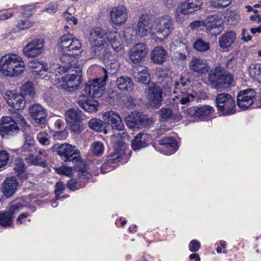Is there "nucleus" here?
Returning a JSON list of instances; mask_svg holds the SVG:
<instances>
[{"mask_svg": "<svg viewBox=\"0 0 261 261\" xmlns=\"http://www.w3.org/2000/svg\"><path fill=\"white\" fill-rule=\"evenodd\" d=\"M25 69L22 58L14 54H8L0 59V72L4 75L15 77L22 73Z\"/></svg>", "mask_w": 261, "mask_h": 261, "instance_id": "obj_3", "label": "nucleus"}, {"mask_svg": "<svg viewBox=\"0 0 261 261\" xmlns=\"http://www.w3.org/2000/svg\"><path fill=\"white\" fill-rule=\"evenodd\" d=\"M5 98L8 104L15 110H21L25 107V101L24 96L21 94H17L14 90L7 91Z\"/></svg>", "mask_w": 261, "mask_h": 261, "instance_id": "obj_22", "label": "nucleus"}, {"mask_svg": "<svg viewBox=\"0 0 261 261\" xmlns=\"http://www.w3.org/2000/svg\"><path fill=\"white\" fill-rule=\"evenodd\" d=\"M92 153L97 156L102 154L104 151V146L102 143L98 141H94L92 145Z\"/></svg>", "mask_w": 261, "mask_h": 261, "instance_id": "obj_50", "label": "nucleus"}, {"mask_svg": "<svg viewBox=\"0 0 261 261\" xmlns=\"http://www.w3.org/2000/svg\"><path fill=\"white\" fill-rule=\"evenodd\" d=\"M221 24V20L217 15H212L209 16L204 21V27L208 31L219 28Z\"/></svg>", "mask_w": 261, "mask_h": 261, "instance_id": "obj_39", "label": "nucleus"}, {"mask_svg": "<svg viewBox=\"0 0 261 261\" xmlns=\"http://www.w3.org/2000/svg\"><path fill=\"white\" fill-rule=\"evenodd\" d=\"M232 0H211V3L213 7L219 8H223L227 7Z\"/></svg>", "mask_w": 261, "mask_h": 261, "instance_id": "obj_55", "label": "nucleus"}, {"mask_svg": "<svg viewBox=\"0 0 261 261\" xmlns=\"http://www.w3.org/2000/svg\"><path fill=\"white\" fill-rule=\"evenodd\" d=\"M123 38L127 43H130L136 39L137 36L136 34V29L134 27H128L125 29L123 34Z\"/></svg>", "mask_w": 261, "mask_h": 261, "instance_id": "obj_44", "label": "nucleus"}, {"mask_svg": "<svg viewBox=\"0 0 261 261\" xmlns=\"http://www.w3.org/2000/svg\"><path fill=\"white\" fill-rule=\"evenodd\" d=\"M9 161V155L5 150L0 151V163H7Z\"/></svg>", "mask_w": 261, "mask_h": 261, "instance_id": "obj_61", "label": "nucleus"}, {"mask_svg": "<svg viewBox=\"0 0 261 261\" xmlns=\"http://www.w3.org/2000/svg\"><path fill=\"white\" fill-rule=\"evenodd\" d=\"M153 21L151 22L147 14H143L139 18L138 22L136 29V34L137 36L143 37L150 34L152 39V35L153 29Z\"/></svg>", "mask_w": 261, "mask_h": 261, "instance_id": "obj_13", "label": "nucleus"}, {"mask_svg": "<svg viewBox=\"0 0 261 261\" xmlns=\"http://www.w3.org/2000/svg\"><path fill=\"white\" fill-rule=\"evenodd\" d=\"M104 57V61L106 63L107 70L103 69L104 75L105 72L107 74L108 73L110 74H114L118 70L119 68L120 63L117 60V58L112 55H102Z\"/></svg>", "mask_w": 261, "mask_h": 261, "instance_id": "obj_29", "label": "nucleus"}, {"mask_svg": "<svg viewBox=\"0 0 261 261\" xmlns=\"http://www.w3.org/2000/svg\"><path fill=\"white\" fill-rule=\"evenodd\" d=\"M160 144L170 150V154L174 153L178 148L176 140L171 137H166L160 141Z\"/></svg>", "mask_w": 261, "mask_h": 261, "instance_id": "obj_33", "label": "nucleus"}, {"mask_svg": "<svg viewBox=\"0 0 261 261\" xmlns=\"http://www.w3.org/2000/svg\"><path fill=\"white\" fill-rule=\"evenodd\" d=\"M21 93L28 100L33 99L35 94L33 83L31 82L25 83L21 88Z\"/></svg>", "mask_w": 261, "mask_h": 261, "instance_id": "obj_40", "label": "nucleus"}, {"mask_svg": "<svg viewBox=\"0 0 261 261\" xmlns=\"http://www.w3.org/2000/svg\"><path fill=\"white\" fill-rule=\"evenodd\" d=\"M236 39L237 34L234 31H227L219 37V47L223 50H228L234 43Z\"/></svg>", "mask_w": 261, "mask_h": 261, "instance_id": "obj_25", "label": "nucleus"}, {"mask_svg": "<svg viewBox=\"0 0 261 261\" xmlns=\"http://www.w3.org/2000/svg\"><path fill=\"white\" fill-rule=\"evenodd\" d=\"M44 41L42 38H36L28 43L23 49V54L28 58H34L44 51Z\"/></svg>", "mask_w": 261, "mask_h": 261, "instance_id": "obj_11", "label": "nucleus"}, {"mask_svg": "<svg viewBox=\"0 0 261 261\" xmlns=\"http://www.w3.org/2000/svg\"><path fill=\"white\" fill-rule=\"evenodd\" d=\"M83 114L78 108L68 109L65 113L66 119L68 123L82 119Z\"/></svg>", "mask_w": 261, "mask_h": 261, "instance_id": "obj_34", "label": "nucleus"}, {"mask_svg": "<svg viewBox=\"0 0 261 261\" xmlns=\"http://www.w3.org/2000/svg\"><path fill=\"white\" fill-rule=\"evenodd\" d=\"M57 153L61 158L66 162L83 163L80 156V151L75 146L69 144H61L57 148Z\"/></svg>", "mask_w": 261, "mask_h": 261, "instance_id": "obj_9", "label": "nucleus"}, {"mask_svg": "<svg viewBox=\"0 0 261 261\" xmlns=\"http://www.w3.org/2000/svg\"><path fill=\"white\" fill-rule=\"evenodd\" d=\"M19 128L16 122L10 117L4 116L0 123V133L3 138H8L17 134Z\"/></svg>", "mask_w": 261, "mask_h": 261, "instance_id": "obj_14", "label": "nucleus"}, {"mask_svg": "<svg viewBox=\"0 0 261 261\" xmlns=\"http://www.w3.org/2000/svg\"><path fill=\"white\" fill-rule=\"evenodd\" d=\"M57 47L61 53L62 64L67 68H80L81 64L79 63V59L82 49L79 39L71 34L62 35L58 39Z\"/></svg>", "mask_w": 261, "mask_h": 261, "instance_id": "obj_1", "label": "nucleus"}, {"mask_svg": "<svg viewBox=\"0 0 261 261\" xmlns=\"http://www.w3.org/2000/svg\"><path fill=\"white\" fill-rule=\"evenodd\" d=\"M146 93L150 106L157 107L161 105L163 93L161 87L153 83H150L146 91Z\"/></svg>", "mask_w": 261, "mask_h": 261, "instance_id": "obj_17", "label": "nucleus"}, {"mask_svg": "<svg viewBox=\"0 0 261 261\" xmlns=\"http://www.w3.org/2000/svg\"><path fill=\"white\" fill-rule=\"evenodd\" d=\"M72 68L65 67V64L59 65L58 64H53L50 67V74L48 76L51 80L57 81V83L60 84L58 87L60 86L67 91H73L77 88L81 83L80 77L75 74H68L62 76L68 69Z\"/></svg>", "mask_w": 261, "mask_h": 261, "instance_id": "obj_2", "label": "nucleus"}, {"mask_svg": "<svg viewBox=\"0 0 261 261\" xmlns=\"http://www.w3.org/2000/svg\"><path fill=\"white\" fill-rule=\"evenodd\" d=\"M189 83L190 80L188 78L181 75L174 81L173 85L169 86L168 92L173 90L174 94H177L175 97L177 99H179L180 103L183 105L187 104L194 100V96L192 94L186 93L185 91L181 90V88L185 87Z\"/></svg>", "mask_w": 261, "mask_h": 261, "instance_id": "obj_7", "label": "nucleus"}, {"mask_svg": "<svg viewBox=\"0 0 261 261\" xmlns=\"http://www.w3.org/2000/svg\"><path fill=\"white\" fill-rule=\"evenodd\" d=\"M151 136L146 133H139L132 141V148L138 151L145 147L151 141Z\"/></svg>", "mask_w": 261, "mask_h": 261, "instance_id": "obj_28", "label": "nucleus"}, {"mask_svg": "<svg viewBox=\"0 0 261 261\" xmlns=\"http://www.w3.org/2000/svg\"><path fill=\"white\" fill-rule=\"evenodd\" d=\"M138 118L136 113H132L125 119L126 125L130 129L138 127Z\"/></svg>", "mask_w": 261, "mask_h": 261, "instance_id": "obj_43", "label": "nucleus"}, {"mask_svg": "<svg viewBox=\"0 0 261 261\" xmlns=\"http://www.w3.org/2000/svg\"><path fill=\"white\" fill-rule=\"evenodd\" d=\"M167 56V53L162 46H156L152 50L150 59L153 63L161 64L164 62Z\"/></svg>", "mask_w": 261, "mask_h": 261, "instance_id": "obj_32", "label": "nucleus"}, {"mask_svg": "<svg viewBox=\"0 0 261 261\" xmlns=\"http://www.w3.org/2000/svg\"><path fill=\"white\" fill-rule=\"evenodd\" d=\"M127 18L128 11L123 5L115 7L110 12V21L116 26L122 25L127 21Z\"/></svg>", "mask_w": 261, "mask_h": 261, "instance_id": "obj_16", "label": "nucleus"}, {"mask_svg": "<svg viewBox=\"0 0 261 261\" xmlns=\"http://www.w3.org/2000/svg\"><path fill=\"white\" fill-rule=\"evenodd\" d=\"M29 113L36 123L41 127L45 126L46 115L45 109L41 105L35 104L29 108Z\"/></svg>", "mask_w": 261, "mask_h": 261, "instance_id": "obj_23", "label": "nucleus"}, {"mask_svg": "<svg viewBox=\"0 0 261 261\" xmlns=\"http://www.w3.org/2000/svg\"><path fill=\"white\" fill-rule=\"evenodd\" d=\"M67 134L66 132H58L54 134V137L56 139L64 140L66 138Z\"/></svg>", "mask_w": 261, "mask_h": 261, "instance_id": "obj_64", "label": "nucleus"}, {"mask_svg": "<svg viewBox=\"0 0 261 261\" xmlns=\"http://www.w3.org/2000/svg\"><path fill=\"white\" fill-rule=\"evenodd\" d=\"M56 170L58 173L66 176H70L72 172L71 167L65 165H62L61 167L56 168Z\"/></svg>", "mask_w": 261, "mask_h": 261, "instance_id": "obj_56", "label": "nucleus"}, {"mask_svg": "<svg viewBox=\"0 0 261 261\" xmlns=\"http://www.w3.org/2000/svg\"><path fill=\"white\" fill-rule=\"evenodd\" d=\"M200 8L199 2L196 0H188L183 3L178 7L176 11V15L180 14H187L192 13Z\"/></svg>", "mask_w": 261, "mask_h": 261, "instance_id": "obj_30", "label": "nucleus"}, {"mask_svg": "<svg viewBox=\"0 0 261 261\" xmlns=\"http://www.w3.org/2000/svg\"><path fill=\"white\" fill-rule=\"evenodd\" d=\"M106 35L105 30L99 27L93 28L89 32L88 39L95 56L101 57L106 51L103 50L107 44Z\"/></svg>", "mask_w": 261, "mask_h": 261, "instance_id": "obj_5", "label": "nucleus"}, {"mask_svg": "<svg viewBox=\"0 0 261 261\" xmlns=\"http://www.w3.org/2000/svg\"><path fill=\"white\" fill-rule=\"evenodd\" d=\"M200 243L195 240L191 242L189 245V249L191 251H197L200 248Z\"/></svg>", "mask_w": 261, "mask_h": 261, "instance_id": "obj_62", "label": "nucleus"}, {"mask_svg": "<svg viewBox=\"0 0 261 261\" xmlns=\"http://www.w3.org/2000/svg\"><path fill=\"white\" fill-rule=\"evenodd\" d=\"M14 170L15 173L19 177L25 179L28 178V173L24 164H15Z\"/></svg>", "mask_w": 261, "mask_h": 261, "instance_id": "obj_49", "label": "nucleus"}, {"mask_svg": "<svg viewBox=\"0 0 261 261\" xmlns=\"http://www.w3.org/2000/svg\"><path fill=\"white\" fill-rule=\"evenodd\" d=\"M107 78L108 75L105 72V74L102 79L100 77L89 81L85 85L84 91L87 95L94 97L98 98L101 96L105 90L106 82Z\"/></svg>", "mask_w": 261, "mask_h": 261, "instance_id": "obj_10", "label": "nucleus"}, {"mask_svg": "<svg viewBox=\"0 0 261 261\" xmlns=\"http://www.w3.org/2000/svg\"><path fill=\"white\" fill-rule=\"evenodd\" d=\"M118 88L122 91L132 90L134 86L132 80L128 76H121L116 81Z\"/></svg>", "mask_w": 261, "mask_h": 261, "instance_id": "obj_37", "label": "nucleus"}, {"mask_svg": "<svg viewBox=\"0 0 261 261\" xmlns=\"http://www.w3.org/2000/svg\"><path fill=\"white\" fill-rule=\"evenodd\" d=\"M255 92L252 89L241 91L237 96L238 106L242 110H246L253 105Z\"/></svg>", "mask_w": 261, "mask_h": 261, "instance_id": "obj_19", "label": "nucleus"}, {"mask_svg": "<svg viewBox=\"0 0 261 261\" xmlns=\"http://www.w3.org/2000/svg\"><path fill=\"white\" fill-rule=\"evenodd\" d=\"M25 131L24 132L23 136L24 141L23 145L22 147V149L24 151H31L34 147L35 141L34 137L32 136L30 133V127L29 126H26Z\"/></svg>", "mask_w": 261, "mask_h": 261, "instance_id": "obj_35", "label": "nucleus"}, {"mask_svg": "<svg viewBox=\"0 0 261 261\" xmlns=\"http://www.w3.org/2000/svg\"><path fill=\"white\" fill-rule=\"evenodd\" d=\"M193 47L199 51L204 52L210 49V45L208 42H205L201 39H199L194 42Z\"/></svg>", "mask_w": 261, "mask_h": 261, "instance_id": "obj_46", "label": "nucleus"}, {"mask_svg": "<svg viewBox=\"0 0 261 261\" xmlns=\"http://www.w3.org/2000/svg\"><path fill=\"white\" fill-rule=\"evenodd\" d=\"M18 186V182L15 177L7 178L2 184V192L7 198L11 197L16 192Z\"/></svg>", "mask_w": 261, "mask_h": 261, "instance_id": "obj_26", "label": "nucleus"}, {"mask_svg": "<svg viewBox=\"0 0 261 261\" xmlns=\"http://www.w3.org/2000/svg\"><path fill=\"white\" fill-rule=\"evenodd\" d=\"M58 10V4L57 2H52L47 5L42 11L49 14H55Z\"/></svg>", "mask_w": 261, "mask_h": 261, "instance_id": "obj_52", "label": "nucleus"}, {"mask_svg": "<svg viewBox=\"0 0 261 261\" xmlns=\"http://www.w3.org/2000/svg\"><path fill=\"white\" fill-rule=\"evenodd\" d=\"M106 40L111 44L112 47L117 52L123 49L122 38L120 33L114 29L106 32Z\"/></svg>", "mask_w": 261, "mask_h": 261, "instance_id": "obj_24", "label": "nucleus"}, {"mask_svg": "<svg viewBox=\"0 0 261 261\" xmlns=\"http://www.w3.org/2000/svg\"><path fill=\"white\" fill-rule=\"evenodd\" d=\"M22 207V205L18 203L12 204L8 211L0 212V225L10 226L12 223V215Z\"/></svg>", "mask_w": 261, "mask_h": 261, "instance_id": "obj_27", "label": "nucleus"}, {"mask_svg": "<svg viewBox=\"0 0 261 261\" xmlns=\"http://www.w3.org/2000/svg\"><path fill=\"white\" fill-rule=\"evenodd\" d=\"M218 111L223 115H232L236 113V102L234 98L228 93H221L216 98Z\"/></svg>", "mask_w": 261, "mask_h": 261, "instance_id": "obj_8", "label": "nucleus"}, {"mask_svg": "<svg viewBox=\"0 0 261 261\" xmlns=\"http://www.w3.org/2000/svg\"><path fill=\"white\" fill-rule=\"evenodd\" d=\"M89 126L92 129L96 132H103L104 134H107V130L106 129L105 125L103 122L97 118H92L89 122Z\"/></svg>", "mask_w": 261, "mask_h": 261, "instance_id": "obj_42", "label": "nucleus"}, {"mask_svg": "<svg viewBox=\"0 0 261 261\" xmlns=\"http://www.w3.org/2000/svg\"><path fill=\"white\" fill-rule=\"evenodd\" d=\"M63 17L66 21H71L74 25L77 23V19L74 16H72L71 14L68 12V10L63 14Z\"/></svg>", "mask_w": 261, "mask_h": 261, "instance_id": "obj_59", "label": "nucleus"}, {"mask_svg": "<svg viewBox=\"0 0 261 261\" xmlns=\"http://www.w3.org/2000/svg\"><path fill=\"white\" fill-rule=\"evenodd\" d=\"M215 112L214 108L209 105L200 107H191L188 108L186 112L191 117H197L201 120H207L211 118Z\"/></svg>", "mask_w": 261, "mask_h": 261, "instance_id": "obj_15", "label": "nucleus"}, {"mask_svg": "<svg viewBox=\"0 0 261 261\" xmlns=\"http://www.w3.org/2000/svg\"><path fill=\"white\" fill-rule=\"evenodd\" d=\"M34 25V22L30 20H20L17 24V28L21 31H25L29 29Z\"/></svg>", "mask_w": 261, "mask_h": 261, "instance_id": "obj_51", "label": "nucleus"}, {"mask_svg": "<svg viewBox=\"0 0 261 261\" xmlns=\"http://www.w3.org/2000/svg\"><path fill=\"white\" fill-rule=\"evenodd\" d=\"M114 148L115 151L108 156V161H116L118 162H127L125 154L126 144L122 140H120L115 143Z\"/></svg>", "mask_w": 261, "mask_h": 261, "instance_id": "obj_18", "label": "nucleus"}, {"mask_svg": "<svg viewBox=\"0 0 261 261\" xmlns=\"http://www.w3.org/2000/svg\"><path fill=\"white\" fill-rule=\"evenodd\" d=\"M65 189L64 185L62 181L57 182L55 185V193L56 195V199H59V196L63 193Z\"/></svg>", "mask_w": 261, "mask_h": 261, "instance_id": "obj_57", "label": "nucleus"}, {"mask_svg": "<svg viewBox=\"0 0 261 261\" xmlns=\"http://www.w3.org/2000/svg\"><path fill=\"white\" fill-rule=\"evenodd\" d=\"M98 104V102L96 100L89 99L82 108L86 111L92 113L97 111Z\"/></svg>", "mask_w": 261, "mask_h": 261, "instance_id": "obj_48", "label": "nucleus"}, {"mask_svg": "<svg viewBox=\"0 0 261 261\" xmlns=\"http://www.w3.org/2000/svg\"><path fill=\"white\" fill-rule=\"evenodd\" d=\"M249 74L255 81L261 84V64L252 63L248 68Z\"/></svg>", "mask_w": 261, "mask_h": 261, "instance_id": "obj_36", "label": "nucleus"}, {"mask_svg": "<svg viewBox=\"0 0 261 261\" xmlns=\"http://www.w3.org/2000/svg\"><path fill=\"white\" fill-rule=\"evenodd\" d=\"M138 126L139 125L145 126L148 124V117L145 115H139L137 114Z\"/></svg>", "mask_w": 261, "mask_h": 261, "instance_id": "obj_58", "label": "nucleus"}, {"mask_svg": "<svg viewBox=\"0 0 261 261\" xmlns=\"http://www.w3.org/2000/svg\"><path fill=\"white\" fill-rule=\"evenodd\" d=\"M241 35V40L245 42H248L252 39V36L249 35V33L247 32L246 29H242Z\"/></svg>", "mask_w": 261, "mask_h": 261, "instance_id": "obj_63", "label": "nucleus"}, {"mask_svg": "<svg viewBox=\"0 0 261 261\" xmlns=\"http://www.w3.org/2000/svg\"><path fill=\"white\" fill-rule=\"evenodd\" d=\"M103 119L112 129L118 131L123 130L124 126L118 113L114 111H108L103 114Z\"/></svg>", "mask_w": 261, "mask_h": 261, "instance_id": "obj_21", "label": "nucleus"}, {"mask_svg": "<svg viewBox=\"0 0 261 261\" xmlns=\"http://www.w3.org/2000/svg\"><path fill=\"white\" fill-rule=\"evenodd\" d=\"M191 71L198 76L205 75L210 70L206 61L203 59L194 57L189 62Z\"/></svg>", "mask_w": 261, "mask_h": 261, "instance_id": "obj_20", "label": "nucleus"}, {"mask_svg": "<svg viewBox=\"0 0 261 261\" xmlns=\"http://www.w3.org/2000/svg\"><path fill=\"white\" fill-rule=\"evenodd\" d=\"M70 125L71 131L75 134H80L84 129L83 124L81 120L69 123Z\"/></svg>", "mask_w": 261, "mask_h": 261, "instance_id": "obj_53", "label": "nucleus"}, {"mask_svg": "<svg viewBox=\"0 0 261 261\" xmlns=\"http://www.w3.org/2000/svg\"><path fill=\"white\" fill-rule=\"evenodd\" d=\"M154 32L152 39L156 42H161L166 39L174 30V21L171 16L166 15L156 18L153 21Z\"/></svg>", "mask_w": 261, "mask_h": 261, "instance_id": "obj_4", "label": "nucleus"}, {"mask_svg": "<svg viewBox=\"0 0 261 261\" xmlns=\"http://www.w3.org/2000/svg\"><path fill=\"white\" fill-rule=\"evenodd\" d=\"M178 107L177 105L173 106V110L170 108H163L159 111L160 118L164 121L175 119L174 111Z\"/></svg>", "mask_w": 261, "mask_h": 261, "instance_id": "obj_41", "label": "nucleus"}, {"mask_svg": "<svg viewBox=\"0 0 261 261\" xmlns=\"http://www.w3.org/2000/svg\"><path fill=\"white\" fill-rule=\"evenodd\" d=\"M156 74L159 80H160V79H161L160 82L162 83L163 82H165L168 83L167 84V87H165L164 86L163 87L166 89V91H168L169 86L173 85L174 83L173 84H171L170 83V82H171V80L170 77L168 76V74L167 73V71L163 69H160L158 71Z\"/></svg>", "mask_w": 261, "mask_h": 261, "instance_id": "obj_45", "label": "nucleus"}, {"mask_svg": "<svg viewBox=\"0 0 261 261\" xmlns=\"http://www.w3.org/2000/svg\"><path fill=\"white\" fill-rule=\"evenodd\" d=\"M208 79L214 88L222 91L231 85L233 79L231 74H224L220 68H215L210 70Z\"/></svg>", "mask_w": 261, "mask_h": 261, "instance_id": "obj_6", "label": "nucleus"}, {"mask_svg": "<svg viewBox=\"0 0 261 261\" xmlns=\"http://www.w3.org/2000/svg\"><path fill=\"white\" fill-rule=\"evenodd\" d=\"M133 75L135 80L141 83H148L150 81L149 69L146 66L140 65L133 69Z\"/></svg>", "mask_w": 261, "mask_h": 261, "instance_id": "obj_31", "label": "nucleus"}, {"mask_svg": "<svg viewBox=\"0 0 261 261\" xmlns=\"http://www.w3.org/2000/svg\"><path fill=\"white\" fill-rule=\"evenodd\" d=\"M148 52L146 44L137 43L129 48L128 57L130 61L134 64L142 62L146 57Z\"/></svg>", "mask_w": 261, "mask_h": 261, "instance_id": "obj_12", "label": "nucleus"}, {"mask_svg": "<svg viewBox=\"0 0 261 261\" xmlns=\"http://www.w3.org/2000/svg\"><path fill=\"white\" fill-rule=\"evenodd\" d=\"M37 139L42 145H47L49 144L48 135L45 132H39L37 135Z\"/></svg>", "mask_w": 261, "mask_h": 261, "instance_id": "obj_54", "label": "nucleus"}, {"mask_svg": "<svg viewBox=\"0 0 261 261\" xmlns=\"http://www.w3.org/2000/svg\"><path fill=\"white\" fill-rule=\"evenodd\" d=\"M179 47L181 49L175 53V56L181 60H185L189 55V46L186 43H181Z\"/></svg>", "mask_w": 261, "mask_h": 261, "instance_id": "obj_47", "label": "nucleus"}, {"mask_svg": "<svg viewBox=\"0 0 261 261\" xmlns=\"http://www.w3.org/2000/svg\"><path fill=\"white\" fill-rule=\"evenodd\" d=\"M204 26V21L202 20H195L190 23L189 27L192 30H197L199 28Z\"/></svg>", "mask_w": 261, "mask_h": 261, "instance_id": "obj_60", "label": "nucleus"}, {"mask_svg": "<svg viewBox=\"0 0 261 261\" xmlns=\"http://www.w3.org/2000/svg\"><path fill=\"white\" fill-rule=\"evenodd\" d=\"M30 68L35 75H42L46 72L47 68L45 64L38 60H34L30 63Z\"/></svg>", "mask_w": 261, "mask_h": 261, "instance_id": "obj_38", "label": "nucleus"}]
</instances>
